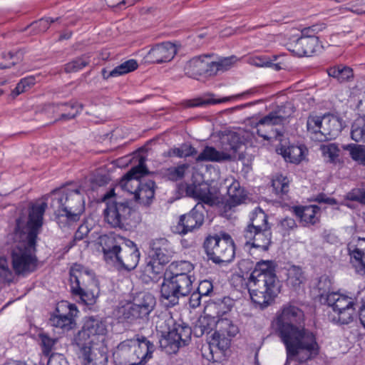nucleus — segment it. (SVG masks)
<instances>
[{
	"label": "nucleus",
	"instance_id": "nucleus-1",
	"mask_svg": "<svg viewBox=\"0 0 365 365\" xmlns=\"http://www.w3.org/2000/svg\"><path fill=\"white\" fill-rule=\"evenodd\" d=\"M47 207L46 202H36L29 207L28 217L22 215L16 220L11 256L12 267L16 275L26 277L38 267L36 255V239Z\"/></svg>",
	"mask_w": 365,
	"mask_h": 365
},
{
	"label": "nucleus",
	"instance_id": "nucleus-2",
	"mask_svg": "<svg viewBox=\"0 0 365 365\" xmlns=\"http://www.w3.org/2000/svg\"><path fill=\"white\" fill-rule=\"evenodd\" d=\"M304 320L303 311L292 304H284L277 315V330L286 347L288 361L305 362L319 352L315 335L302 326Z\"/></svg>",
	"mask_w": 365,
	"mask_h": 365
},
{
	"label": "nucleus",
	"instance_id": "nucleus-3",
	"mask_svg": "<svg viewBox=\"0 0 365 365\" xmlns=\"http://www.w3.org/2000/svg\"><path fill=\"white\" fill-rule=\"evenodd\" d=\"M217 319L210 315L200 317L193 328V334L200 337L216 330ZM156 329L160 336L159 344L163 351L168 354H176L180 348L187 346L191 339L192 329L185 324L176 323L168 315L163 316L156 322Z\"/></svg>",
	"mask_w": 365,
	"mask_h": 365
},
{
	"label": "nucleus",
	"instance_id": "nucleus-4",
	"mask_svg": "<svg viewBox=\"0 0 365 365\" xmlns=\"http://www.w3.org/2000/svg\"><path fill=\"white\" fill-rule=\"evenodd\" d=\"M247 286L255 304L262 308L270 305L279 292L275 264L269 260L257 262L249 277Z\"/></svg>",
	"mask_w": 365,
	"mask_h": 365
},
{
	"label": "nucleus",
	"instance_id": "nucleus-5",
	"mask_svg": "<svg viewBox=\"0 0 365 365\" xmlns=\"http://www.w3.org/2000/svg\"><path fill=\"white\" fill-rule=\"evenodd\" d=\"M51 197L56 221L61 228L69 227L80 220L85 210V202L79 189L53 190Z\"/></svg>",
	"mask_w": 365,
	"mask_h": 365
},
{
	"label": "nucleus",
	"instance_id": "nucleus-6",
	"mask_svg": "<svg viewBox=\"0 0 365 365\" xmlns=\"http://www.w3.org/2000/svg\"><path fill=\"white\" fill-rule=\"evenodd\" d=\"M103 200L106 202L105 220L111 227L127 230L141 222L140 213L128 201L117 197L113 189L104 195Z\"/></svg>",
	"mask_w": 365,
	"mask_h": 365
},
{
	"label": "nucleus",
	"instance_id": "nucleus-7",
	"mask_svg": "<svg viewBox=\"0 0 365 365\" xmlns=\"http://www.w3.org/2000/svg\"><path fill=\"white\" fill-rule=\"evenodd\" d=\"M155 346L144 336L121 341L115 348L113 361L115 365H143L153 357Z\"/></svg>",
	"mask_w": 365,
	"mask_h": 365
},
{
	"label": "nucleus",
	"instance_id": "nucleus-8",
	"mask_svg": "<svg viewBox=\"0 0 365 365\" xmlns=\"http://www.w3.org/2000/svg\"><path fill=\"white\" fill-rule=\"evenodd\" d=\"M326 304L332 310L329 318L336 324L344 325L352 322L360 307L357 298L346 292H332L326 297Z\"/></svg>",
	"mask_w": 365,
	"mask_h": 365
},
{
	"label": "nucleus",
	"instance_id": "nucleus-9",
	"mask_svg": "<svg viewBox=\"0 0 365 365\" xmlns=\"http://www.w3.org/2000/svg\"><path fill=\"white\" fill-rule=\"evenodd\" d=\"M195 276L164 277L160 286V297L168 306L174 307L179 299L189 295L192 290Z\"/></svg>",
	"mask_w": 365,
	"mask_h": 365
},
{
	"label": "nucleus",
	"instance_id": "nucleus-10",
	"mask_svg": "<svg viewBox=\"0 0 365 365\" xmlns=\"http://www.w3.org/2000/svg\"><path fill=\"white\" fill-rule=\"evenodd\" d=\"M204 248L209 258L213 262H230L235 257V244L230 235L223 233L218 235L209 236L204 242Z\"/></svg>",
	"mask_w": 365,
	"mask_h": 365
},
{
	"label": "nucleus",
	"instance_id": "nucleus-11",
	"mask_svg": "<svg viewBox=\"0 0 365 365\" xmlns=\"http://www.w3.org/2000/svg\"><path fill=\"white\" fill-rule=\"evenodd\" d=\"M108 332L105 319L100 317H88L81 330L75 338L77 346H93L100 338L103 339Z\"/></svg>",
	"mask_w": 365,
	"mask_h": 365
},
{
	"label": "nucleus",
	"instance_id": "nucleus-12",
	"mask_svg": "<svg viewBox=\"0 0 365 365\" xmlns=\"http://www.w3.org/2000/svg\"><path fill=\"white\" fill-rule=\"evenodd\" d=\"M238 332V327L227 317L217 319L216 330L212 335L210 344L225 349L230 344L229 338L236 336Z\"/></svg>",
	"mask_w": 365,
	"mask_h": 365
},
{
	"label": "nucleus",
	"instance_id": "nucleus-13",
	"mask_svg": "<svg viewBox=\"0 0 365 365\" xmlns=\"http://www.w3.org/2000/svg\"><path fill=\"white\" fill-rule=\"evenodd\" d=\"M140 255L137 245L133 241L128 240L125 242L123 248L113 264L120 272H130L137 267Z\"/></svg>",
	"mask_w": 365,
	"mask_h": 365
},
{
	"label": "nucleus",
	"instance_id": "nucleus-14",
	"mask_svg": "<svg viewBox=\"0 0 365 365\" xmlns=\"http://www.w3.org/2000/svg\"><path fill=\"white\" fill-rule=\"evenodd\" d=\"M204 205L197 203L188 213L181 215L177 227L178 233L185 235L198 230L204 223Z\"/></svg>",
	"mask_w": 365,
	"mask_h": 365
},
{
	"label": "nucleus",
	"instance_id": "nucleus-15",
	"mask_svg": "<svg viewBox=\"0 0 365 365\" xmlns=\"http://www.w3.org/2000/svg\"><path fill=\"white\" fill-rule=\"evenodd\" d=\"M56 311L57 314L51 315L49 319L51 325L61 329L63 331L71 329L73 324V317L78 312L76 305L67 302H62L58 305Z\"/></svg>",
	"mask_w": 365,
	"mask_h": 365
},
{
	"label": "nucleus",
	"instance_id": "nucleus-16",
	"mask_svg": "<svg viewBox=\"0 0 365 365\" xmlns=\"http://www.w3.org/2000/svg\"><path fill=\"white\" fill-rule=\"evenodd\" d=\"M69 273L71 292H78L82 289H88L94 283V273L81 264H74Z\"/></svg>",
	"mask_w": 365,
	"mask_h": 365
},
{
	"label": "nucleus",
	"instance_id": "nucleus-17",
	"mask_svg": "<svg viewBox=\"0 0 365 365\" xmlns=\"http://www.w3.org/2000/svg\"><path fill=\"white\" fill-rule=\"evenodd\" d=\"M239 240L245 245H250L252 247L267 251L272 243L271 228L252 231H243Z\"/></svg>",
	"mask_w": 365,
	"mask_h": 365
},
{
	"label": "nucleus",
	"instance_id": "nucleus-18",
	"mask_svg": "<svg viewBox=\"0 0 365 365\" xmlns=\"http://www.w3.org/2000/svg\"><path fill=\"white\" fill-rule=\"evenodd\" d=\"M311 28L302 31L303 36L299 38L294 44H291L289 50L298 56H309L316 51L318 38L312 34Z\"/></svg>",
	"mask_w": 365,
	"mask_h": 365
},
{
	"label": "nucleus",
	"instance_id": "nucleus-19",
	"mask_svg": "<svg viewBox=\"0 0 365 365\" xmlns=\"http://www.w3.org/2000/svg\"><path fill=\"white\" fill-rule=\"evenodd\" d=\"M177 53L174 43L164 42L153 46L144 57L149 63H162L170 61Z\"/></svg>",
	"mask_w": 365,
	"mask_h": 365
},
{
	"label": "nucleus",
	"instance_id": "nucleus-20",
	"mask_svg": "<svg viewBox=\"0 0 365 365\" xmlns=\"http://www.w3.org/2000/svg\"><path fill=\"white\" fill-rule=\"evenodd\" d=\"M101 245L106 261H114L117 259L118 256L123 248L125 242L128 240L116 235H106L100 238Z\"/></svg>",
	"mask_w": 365,
	"mask_h": 365
},
{
	"label": "nucleus",
	"instance_id": "nucleus-21",
	"mask_svg": "<svg viewBox=\"0 0 365 365\" xmlns=\"http://www.w3.org/2000/svg\"><path fill=\"white\" fill-rule=\"evenodd\" d=\"M213 54L202 55L193 57L185 66V74L195 78L198 76H212V58Z\"/></svg>",
	"mask_w": 365,
	"mask_h": 365
},
{
	"label": "nucleus",
	"instance_id": "nucleus-22",
	"mask_svg": "<svg viewBox=\"0 0 365 365\" xmlns=\"http://www.w3.org/2000/svg\"><path fill=\"white\" fill-rule=\"evenodd\" d=\"M155 298L150 293H140L133 299L129 312L133 318L147 317L154 309Z\"/></svg>",
	"mask_w": 365,
	"mask_h": 365
},
{
	"label": "nucleus",
	"instance_id": "nucleus-23",
	"mask_svg": "<svg viewBox=\"0 0 365 365\" xmlns=\"http://www.w3.org/2000/svg\"><path fill=\"white\" fill-rule=\"evenodd\" d=\"M148 170L143 158H140L137 166L130 169L120 180V186L123 190L134 195L135 189H138L141 185L140 178L148 174Z\"/></svg>",
	"mask_w": 365,
	"mask_h": 365
},
{
	"label": "nucleus",
	"instance_id": "nucleus-24",
	"mask_svg": "<svg viewBox=\"0 0 365 365\" xmlns=\"http://www.w3.org/2000/svg\"><path fill=\"white\" fill-rule=\"evenodd\" d=\"M187 195L199 200L203 205L206 204L209 206H213L219 202L216 192H213L210 185L207 183H200L198 185H189L186 187Z\"/></svg>",
	"mask_w": 365,
	"mask_h": 365
},
{
	"label": "nucleus",
	"instance_id": "nucleus-25",
	"mask_svg": "<svg viewBox=\"0 0 365 365\" xmlns=\"http://www.w3.org/2000/svg\"><path fill=\"white\" fill-rule=\"evenodd\" d=\"M150 256L163 263H168L175 253L171 243L165 238H157L150 242Z\"/></svg>",
	"mask_w": 365,
	"mask_h": 365
},
{
	"label": "nucleus",
	"instance_id": "nucleus-26",
	"mask_svg": "<svg viewBox=\"0 0 365 365\" xmlns=\"http://www.w3.org/2000/svg\"><path fill=\"white\" fill-rule=\"evenodd\" d=\"M350 262L357 272L365 274V239L359 238L356 244L348 245Z\"/></svg>",
	"mask_w": 365,
	"mask_h": 365
},
{
	"label": "nucleus",
	"instance_id": "nucleus-27",
	"mask_svg": "<svg viewBox=\"0 0 365 365\" xmlns=\"http://www.w3.org/2000/svg\"><path fill=\"white\" fill-rule=\"evenodd\" d=\"M79 357L83 365H107L108 356L104 350L94 349L93 346H78Z\"/></svg>",
	"mask_w": 365,
	"mask_h": 365
},
{
	"label": "nucleus",
	"instance_id": "nucleus-28",
	"mask_svg": "<svg viewBox=\"0 0 365 365\" xmlns=\"http://www.w3.org/2000/svg\"><path fill=\"white\" fill-rule=\"evenodd\" d=\"M320 207L315 205L295 206L293 212L304 226L314 225L319 222Z\"/></svg>",
	"mask_w": 365,
	"mask_h": 365
},
{
	"label": "nucleus",
	"instance_id": "nucleus-29",
	"mask_svg": "<svg viewBox=\"0 0 365 365\" xmlns=\"http://www.w3.org/2000/svg\"><path fill=\"white\" fill-rule=\"evenodd\" d=\"M322 142L335 138L342 130L341 120L333 115H323Z\"/></svg>",
	"mask_w": 365,
	"mask_h": 365
},
{
	"label": "nucleus",
	"instance_id": "nucleus-30",
	"mask_svg": "<svg viewBox=\"0 0 365 365\" xmlns=\"http://www.w3.org/2000/svg\"><path fill=\"white\" fill-rule=\"evenodd\" d=\"M285 119L286 117L282 115L281 109L271 112L256 123V133L264 140H269L271 137L262 129L263 127L281 124Z\"/></svg>",
	"mask_w": 365,
	"mask_h": 365
},
{
	"label": "nucleus",
	"instance_id": "nucleus-31",
	"mask_svg": "<svg viewBox=\"0 0 365 365\" xmlns=\"http://www.w3.org/2000/svg\"><path fill=\"white\" fill-rule=\"evenodd\" d=\"M83 107V104L75 102L52 105L51 108L60 113L56 120H67L74 118L82 110Z\"/></svg>",
	"mask_w": 365,
	"mask_h": 365
},
{
	"label": "nucleus",
	"instance_id": "nucleus-32",
	"mask_svg": "<svg viewBox=\"0 0 365 365\" xmlns=\"http://www.w3.org/2000/svg\"><path fill=\"white\" fill-rule=\"evenodd\" d=\"M230 160V156L223 150H217L212 146H205L202 151L196 158L197 162H217L221 163Z\"/></svg>",
	"mask_w": 365,
	"mask_h": 365
},
{
	"label": "nucleus",
	"instance_id": "nucleus-33",
	"mask_svg": "<svg viewBox=\"0 0 365 365\" xmlns=\"http://www.w3.org/2000/svg\"><path fill=\"white\" fill-rule=\"evenodd\" d=\"M271 228L267 222V215L260 208H256L250 215V222L243 231L256 232L264 229Z\"/></svg>",
	"mask_w": 365,
	"mask_h": 365
},
{
	"label": "nucleus",
	"instance_id": "nucleus-34",
	"mask_svg": "<svg viewBox=\"0 0 365 365\" xmlns=\"http://www.w3.org/2000/svg\"><path fill=\"white\" fill-rule=\"evenodd\" d=\"M155 182L148 180L145 183H141L138 189L134 191V199L136 202L143 205H149L155 195Z\"/></svg>",
	"mask_w": 365,
	"mask_h": 365
},
{
	"label": "nucleus",
	"instance_id": "nucleus-35",
	"mask_svg": "<svg viewBox=\"0 0 365 365\" xmlns=\"http://www.w3.org/2000/svg\"><path fill=\"white\" fill-rule=\"evenodd\" d=\"M194 266L188 261L172 262L164 273V277L194 276Z\"/></svg>",
	"mask_w": 365,
	"mask_h": 365
},
{
	"label": "nucleus",
	"instance_id": "nucleus-36",
	"mask_svg": "<svg viewBox=\"0 0 365 365\" xmlns=\"http://www.w3.org/2000/svg\"><path fill=\"white\" fill-rule=\"evenodd\" d=\"M280 154L287 162L298 164L305 155V148L303 146L290 145L287 148L282 147L279 149Z\"/></svg>",
	"mask_w": 365,
	"mask_h": 365
},
{
	"label": "nucleus",
	"instance_id": "nucleus-37",
	"mask_svg": "<svg viewBox=\"0 0 365 365\" xmlns=\"http://www.w3.org/2000/svg\"><path fill=\"white\" fill-rule=\"evenodd\" d=\"M242 145V141L239 135L232 133L222 139V150L228 153L230 156V160H232L235 153Z\"/></svg>",
	"mask_w": 365,
	"mask_h": 365
},
{
	"label": "nucleus",
	"instance_id": "nucleus-38",
	"mask_svg": "<svg viewBox=\"0 0 365 365\" xmlns=\"http://www.w3.org/2000/svg\"><path fill=\"white\" fill-rule=\"evenodd\" d=\"M323 116L310 115L307 120V130L310 138L316 141L322 142V128Z\"/></svg>",
	"mask_w": 365,
	"mask_h": 365
},
{
	"label": "nucleus",
	"instance_id": "nucleus-39",
	"mask_svg": "<svg viewBox=\"0 0 365 365\" xmlns=\"http://www.w3.org/2000/svg\"><path fill=\"white\" fill-rule=\"evenodd\" d=\"M344 150L348 151L351 160L359 165L365 166V145L349 143L341 145Z\"/></svg>",
	"mask_w": 365,
	"mask_h": 365
},
{
	"label": "nucleus",
	"instance_id": "nucleus-40",
	"mask_svg": "<svg viewBox=\"0 0 365 365\" xmlns=\"http://www.w3.org/2000/svg\"><path fill=\"white\" fill-rule=\"evenodd\" d=\"M237 61V58L235 56L229 57H220L217 60L212 58V76L217 75L219 72H225L230 69L235 63Z\"/></svg>",
	"mask_w": 365,
	"mask_h": 365
},
{
	"label": "nucleus",
	"instance_id": "nucleus-41",
	"mask_svg": "<svg viewBox=\"0 0 365 365\" xmlns=\"http://www.w3.org/2000/svg\"><path fill=\"white\" fill-rule=\"evenodd\" d=\"M233 305L234 302L229 297H225L222 299H217L211 305V307L216 312V316L213 317H216V319H220L227 317V315L233 307Z\"/></svg>",
	"mask_w": 365,
	"mask_h": 365
},
{
	"label": "nucleus",
	"instance_id": "nucleus-42",
	"mask_svg": "<svg viewBox=\"0 0 365 365\" xmlns=\"http://www.w3.org/2000/svg\"><path fill=\"white\" fill-rule=\"evenodd\" d=\"M38 337L41 340V345L43 354L46 356H49L48 365H51L53 360L57 356L56 354H51L53 347L56 343L57 339L50 337L48 334L45 332L40 333L38 334Z\"/></svg>",
	"mask_w": 365,
	"mask_h": 365
},
{
	"label": "nucleus",
	"instance_id": "nucleus-43",
	"mask_svg": "<svg viewBox=\"0 0 365 365\" xmlns=\"http://www.w3.org/2000/svg\"><path fill=\"white\" fill-rule=\"evenodd\" d=\"M227 195L229 200L235 202L237 205H241L245 202L247 195L240 184L237 180H233L232 182L227 187Z\"/></svg>",
	"mask_w": 365,
	"mask_h": 365
},
{
	"label": "nucleus",
	"instance_id": "nucleus-44",
	"mask_svg": "<svg viewBox=\"0 0 365 365\" xmlns=\"http://www.w3.org/2000/svg\"><path fill=\"white\" fill-rule=\"evenodd\" d=\"M327 73L330 77L336 78L340 83L349 81L353 78L352 69L342 65L329 68L327 70Z\"/></svg>",
	"mask_w": 365,
	"mask_h": 365
},
{
	"label": "nucleus",
	"instance_id": "nucleus-45",
	"mask_svg": "<svg viewBox=\"0 0 365 365\" xmlns=\"http://www.w3.org/2000/svg\"><path fill=\"white\" fill-rule=\"evenodd\" d=\"M351 138L356 143H365V115L356 119L353 123Z\"/></svg>",
	"mask_w": 365,
	"mask_h": 365
},
{
	"label": "nucleus",
	"instance_id": "nucleus-46",
	"mask_svg": "<svg viewBox=\"0 0 365 365\" xmlns=\"http://www.w3.org/2000/svg\"><path fill=\"white\" fill-rule=\"evenodd\" d=\"M59 18H50L46 17L42 18L38 21L32 22L30 25L27 26L24 31L27 29H31V34L32 35H36L40 33H43L48 30L51 24L58 21Z\"/></svg>",
	"mask_w": 365,
	"mask_h": 365
},
{
	"label": "nucleus",
	"instance_id": "nucleus-47",
	"mask_svg": "<svg viewBox=\"0 0 365 365\" xmlns=\"http://www.w3.org/2000/svg\"><path fill=\"white\" fill-rule=\"evenodd\" d=\"M305 280L304 272L301 267L293 265L287 269V284L297 288Z\"/></svg>",
	"mask_w": 365,
	"mask_h": 365
},
{
	"label": "nucleus",
	"instance_id": "nucleus-48",
	"mask_svg": "<svg viewBox=\"0 0 365 365\" xmlns=\"http://www.w3.org/2000/svg\"><path fill=\"white\" fill-rule=\"evenodd\" d=\"M90 62L91 56L88 53L83 54L66 63L64 69L67 73L77 72L88 66Z\"/></svg>",
	"mask_w": 365,
	"mask_h": 365
},
{
	"label": "nucleus",
	"instance_id": "nucleus-49",
	"mask_svg": "<svg viewBox=\"0 0 365 365\" xmlns=\"http://www.w3.org/2000/svg\"><path fill=\"white\" fill-rule=\"evenodd\" d=\"M197 153V150L192 145L183 144L180 148H174L167 152L165 156H176L178 158H187L194 156Z\"/></svg>",
	"mask_w": 365,
	"mask_h": 365
},
{
	"label": "nucleus",
	"instance_id": "nucleus-50",
	"mask_svg": "<svg viewBox=\"0 0 365 365\" xmlns=\"http://www.w3.org/2000/svg\"><path fill=\"white\" fill-rule=\"evenodd\" d=\"M138 66V62L135 59L128 60L110 71V76H121L137 69Z\"/></svg>",
	"mask_w": 365,
	"mask_h": 365
},
{
	"label": "nucleus",
	"instance_id": "nucleus-51",
	"mask_svg": "<svg viewBox=\"0 0 365 365\" xmlns=\"http://www.w3.org/2000/svg\"><path fill=\"white\" fill-rule=\"evenodd\" d=\"M317 289L319 290V296L321 302H326V297L328 294H331V281L329 277L323 275L319 277Z\"/></svg>",
	"mask_w": 365,
	"mask_h": 365
},
{
	"label": "nucleus",
	"instance_id": "nucleus-52",
	"mask_svg": "<svg viewBox=\"0 0 365 365\" xmlns=\"http://www.w3.org/2000/svg\"><path fill=\"white\" fill-rule=\"evenodd\" d=\"M322 149L323 155L329 163L336 164L339 162L340 150L336 144L329 143L324 145Z\"/></svg>",
	"mask_w": 365,
	"mask_h": 365
},
{
	"label": "nucleus",
	"instance_id": "nucleus-53",
	"mask_svg": "<svg viewBox=\"0 0 365 365\" xmlns=\"http://www.w3.org/2000/svg\"><path fill=\"white\" fill-rule=\"evenodd\" d=\"M272 186L277 195H286L289 191V180L282 175H277L272 180Z\"/></svg>",
	"mask_w": 365,
	"mask_h": 365
},
{
	"label": "nucleus",
	"instance_id": "nucleus-54",
	"mask_svg": "<svg viewBox=\"0 0 365 365\" xmlns=\"http://www.w3.org/2000/svg\"><path fill=\"white\" fill-rule=\"evenodd\" d=\"M166 263H163L162 262L151 257V259L147 263V265L145 268V272L149 277L154 279L158 274L163 273V266Z\"/></svg>",
	"mask_w": 365,
	"mask_h": 365
},
{
	"label": "nucleus",
	"instance_id": "nucleus-55",
	"mask_svg": "<svg viewBox=\"0 0 365 365\" xmlns=\"http://www.w3.org/2000/svg\"><path fill=\"white\" fill-rule=\"evenodd\" d=\"M344 199L350 201L357 202L362 205H365V188H353L345 195Z\"/></svg>",
	"mask_w": 365,
	"mask_h": 365
},
{
	"label": "nucleus",
	"instance_id": "nucleus-56",
	"mask_svg": "<svg viewBox=\"0 0 365 365\" xmlns=\"http://www.w3.org/2000/svg\"><path fill=\"white\" fill-rule=\"evenodd\" d=\"M232 97H225L220 99H214L212 98H208L206 99L202 98H196L193 100H190L187 103V106L188 107H198L202 106L207 104H216L221 103L229 101Z\"/></svg>",
	"mask_w": 365,
	"mask_h": 365
},
{
	"label": "nucleus",
	"instance_id": "nucleus-57",
	"mask_svg": "<svg viewBox=\"0 0 365 365\" xmlns=\"http://www.w3.org/2000/svg\"><path fill=\"white\" fill-rule=\"evenodd\" d=\"M189 168L187 164H182L177 167H173L168 169L167 175L169 180L177 181L181 180L185 176V171Z\"/></svg>",
	"mask_w": 365,
	"mask_h": 365
},
{
	"label": "nucleus",
	"instance_id": "nucleus-58",
	"mask_svg": "<svg viewBox=\"0 0 365 365\" xmlns=\"http://www.w3.org/2000/svg\"><path fill=\"white\" fill-rule=\"evenodd\" d=\"M14 278L13 272L9 267L6 257H0V281L11 282Z\"/></svg>",
	"mask_w": 365,
	"mask_h": 365
},
{
	"label": "nucleus",
	"instance_id": "nucleus-59",
	"mask_svg": "<svg viewBox=\"0 0 365 365\" xmlns=\"http://www.w3.org/2000/svg\"><path fill=\"white\" fill-rule=\"evenodd\" d=\"M36 83L35 78L34 76H28L22 78L16 85L14 90L12 91V94L14 96H19V94L26 91Z\"/></svg>",
	"mask_w": 365,
	"mask_h": 365
},
{
	"label": "nucleus",
	"instance_id": "nucleus-60",
	"mask_svg": "<svg viewBox=\"0 0 365 365\" xmlns=\"http://www.w3.org/2000/svg\"><path fill=\"white\" fill-rule=\"evenodd\" d=\"M272 61V58L267 56H252L248 59L250 64L257 67L271 66Z\"/></svg>",
	"mask_w": 365,
	"mask_h": 365
},
{
	"label": "nucleus",
	"instance_id": "nucleus-61",
	"mask_svg": "<svg viewBox=\"0 0 365 365\" xmlns=\"http://www.w3.org/2000/svg\"><path fill=\"white\" fill-rule=\"evenodd\" d=\"M278 226L280 231L283 232V235L289 234L291 230H293L297 227L295 220L293 218L288 217L281 220Z\"/></svg>",
	"mask_w": 365,
	"mask_h": 365
},
{
	"label": "nucleus",
	"instance_id": "nucleus-62",
	"mask_svg": "<svg viewBox=\"0 0 365 365\" xmlns=\"http://www.w3.org/2000/svg\"><path fill=\"white\" fill-rule=\"evenodd\" d=\"M73 294L79 296L81 299L86 304H93L96 302L94 294L88 291V289H82L80 292H72Z\"/></svg>",
	"mask_w": 365,
	"mask_h": 365
},
{
	"label": "nucleus",
	"instance_id": "nucleus-63",
	"mask_svg": "<svg viewBox=\"0 0 365 365\" xmlns=\"http://www.w3.org/2000/svg\"><path fill=\"white\" fill-rule=\"evenodd\" d=\"M213 290V285L210 280H202L197 287V293L202 296H208Z\"/></svg>",
	"mask_w": 365,
	"mask_h": 365
},
{
	"label": "nucleus",
	"instance_id": "nucleus-64",
	"mask_svg": "<svg viewBox=\"0 0 365 365\" xmlns=\"http://www.w3.org/2000/svg\"><path fill=\"white\" fill-rule=\"evenodd\" d=\"M90 230L87 225L84 224L81 225L74 235V241L83 240L86 236H87Z\"/></svg>",
	"mask_w": 365,
	"mask_h": 365
}]
</instances>
